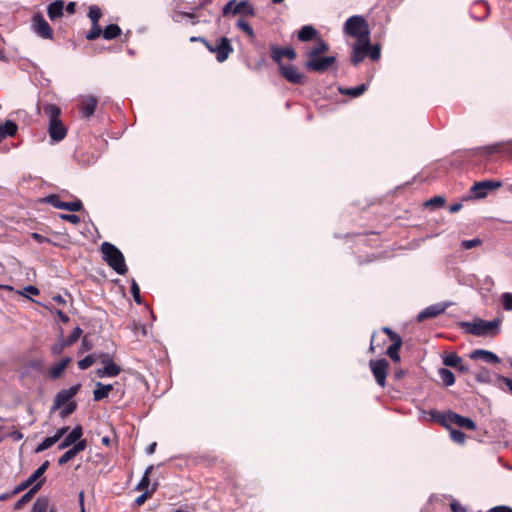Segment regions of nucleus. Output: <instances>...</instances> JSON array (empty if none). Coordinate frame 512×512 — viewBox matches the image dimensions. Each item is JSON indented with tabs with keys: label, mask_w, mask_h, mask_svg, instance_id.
<instances>
[{
	"label": "nucleus",
	"mask_w": 512,
	"mask_h": 512,
	"mask_svg": "<svg viewBox=\"0 0 512 512\" xmlns=\"http://www.w3.org/2000/svg\"><path fill=\"white\" fill-rule=\"evenodd\" d=\"M450 508L452 512H466V508L463 507L458 501L453 500L450 503Z\"/></svg>",
	"instance_id": "obj_57"
},
{
	"label": "nucleus",
	"mask_w": 512,
	"mask_h": 512,
	"mask_svg": "<svg viewBox=\"0 0 512 512\" xmlns=\"http://www.w3.org/2000/svg\"><path fill=\"white\" fill-rule=\"evenodd\" d=\"M189 19L191 20V24L192 25H196L197 23H199V20L197 19V16L195 13H188V12H175L173 15H172V19L174 22H181L182 20L184 19Z\"/></svg>",
	"instance_id": "obj_35"
},
{
	"label": "nucleus",
	"mask_w": 512,
	"mask_h": 512,
	"mask_svg": "<svg viewBox=\"0 0 512 512\" xmlns=\"http://www.w3.org/2000/svg\"><path fill=\"white\" fill-rule=\"evenodd\" d=\"M80 387H81L80 384H76V385L69 387L68 389L60 390L54 398L52 408L54 410L60 409L65 404L71 402V399L78 393Z\"/></svg>",
	"instance_id": "obj_13"
},
{
	"label": "nucleus",
	"mask_w": 512,
	"mask_h": 512,
	"mask_svg": "<svg viewBox=\"0 0 512 512\" xmlns=\"http://www.w3.org/2000/svg\"><path fill=\"white\" fill-rule=\"evenodd\" d=\"M68 346H69L68 343L65 341L63 336H61L60 339L51 346V353L54 356H57V355L61 354L63 352V350Z\"/></svg>",
	"instance_id": "obj_41"
},
{
	"label": "nucleus",
	"mask_w": 512,
	"mask_h": 512,
	"mask_svg": "<svg viewBox=\"0 0 512 512\" xmlns=\"http://www.w3.org/2000/svg\"><path fill=\"white\" fill-rule=\"evenodd\" d=\"M55 443H57V438H54L53 436L46 437L35 449L36 453L43 452L47 449H49L51 446H53Z\"/></svg>",
	"instance_id": "obj_40"
},
{
	"label": "nucleus",
	"mask_w": 512,
	"mask_h": 512,
	"mask_svg": "<svg viewBox=\"0 0 512 512\" xmlns=\"http://www.w3.org/2000/svg\"><path fill=\"white\" fill-rule=\"evenodd\" d=\"M440 422L445 427H449L450 424H455L461 428H465L471 431L476 430V423L472 419L464 417L453 411L442 413Z\"/></svg>",
	"instance_id": "obj_6"
},
{
	"label": "nucleus",
	"mask_w": 512,
	"mask_h": 512,
	"mask_svg": "<svg viewBox=\"0 0 512 512\" xmlns=\"http://www.w3.org/2000/svg\"><path fill=\"white\" fill-rule=\"evenodd\" d=\"M463 205L460 202L454 203L449 207L450 213H456L462 209Z\"/></svg>",
	"instance_id": "obj_63"
},
{
	"label": "nucleus",
	"mask_w": 512,
	"mask_h": 512,
	"mask_svg": "<svg viewBox=\"0 0 512 512\" xmlns=\"http://www.w3.org/2000/svg\"><path fill=\"white\" fill-rule=\"evenodd\" d=\"M367 89H368V85L365 83H362L356 87H351V88L340 87L339 92L342 95H347V96H351V97L355 98V97L361 96Z\"/></svg>",
	"instance_id": "obj_29"
},
{
	"label": "nucleus",
	"mask_w": 512,
	"mask_h": 512,
	"mask_svg": "<svg viewBox=\"0 0 512 512\" xmlns=\"http://www.w3.org/2000/svg\"><path fill=\"white\" fill-rule=\"evenodd\" d=\"M382 331L388 335V337L390 338V340H391L392 342H394V341H398V340H402V338L400 337V335H398L397 333H395V332H394L392 329H390L389 327H383V328H382Z\"/></svg>",
	"instance_id": "obj_54"
},
{
	"label": "nucleus",
	"mask_w": 512,
	"mask_h": 512,
	"mask_svg": "<svg viewBox=\"0 0 512 512\" xmlns=\"http://www.w3.org/2000/svg\"><path fill=\"white\" fill-rule=\"evenodd\" d=\"M29 366L30 368L34 369V370H37L39 372L42 371L43 369V361L41 359H35V360H32L30 363H29Z\"/></svg>",
	"instance_id": "obj_58"
},
{
	"label": "nucleus",
	"mask_w": 512,
	"mask_h": 512,
	"mask_svg": "<svg viewBox=\"0 0 512 512\" xmlns=\"http://www.w3.org/2000/svg\"><path fill=\"white\" fill-rule=\"evenodd\" d=\"M438 374L445 386H452L455 383V376L449 369L440 368Z\"/></svg>",
	"instance_id": "obj_34"
},
{
	"label": "nucleus",
	"mask_w": 512,
	"mask_h": 512,
	"mask_svg": "<svg viewBox=\"0 0 512 512\" xmlns=\"http://www.w3.org/2000/svg\"><path fill=\"white\" fill-rule=\"evenodd\" d=\"M104 261L119 275L128 271L123 253L112 243L103 242L100 246Z\"/></svg>",
	"instance_id": "obj_3"
},
{
	"label": "nucleus",
	"mask_w": 512,
	"mask_h": 512,
	"mask_svg": "<svg viewBox=\"0 0 512 512\" xmlns=\"http://www.w3.org/2000/svg\"><path fill=\"white\" fill-rule=\"evenodd\" d=\"M298 40L308 42L315 38H319V32L312 25L303 26L297 33Z\"/></svg>",
	"instance_id": "obj_24"
},
{
	"label": "nucleus",
	"mask_w": 512,
	"mask_h": 512,
	"mask_svg": "<svg viewBox=\"0 0 512 512\" xmlns=\"http://www.w3.org/2000/svg\"><path fill=\"white\" fill-rule=\"evenodd\" d=\"M121 34V28L117 24H109L103 30L105 40H113Z\"/></svg>",
	"instance_id": "obj_32"
},
{
	"label": "nucleus",
	"mask_w": 512,
	"mask_h": 512,
	"mask_svg": "<svg viewBox=\"0 0 512 512\" xmlns=\"http://www.w3.org/2000/svg\"><path fill=\"white\" fill-rule=\"evenodd\" d=\"M373 61H378L381 57V49L379 45H371V48L367 54Z\"/></svg>",
	"instance_id": "obj_53"
},
{
	"label": "nucleus",
	"mask_w": 512,
	"mask_h": 512,
	"mask_svg": "<svg viewBox=\"0 0 512 512\" xmlns=\"http://www.w3.org/2000/svg\"><path fill=\"white\" fill-rule=\"evenodd\" d=\"M242 8H247V15H254L253 6L245 0L239 3L236 0L228 1L222 9V14L223 16H228L229 14L236 15L242 12Z\"/></svg>",
	"instance_id": "obj_16"
},
{
	"label": "nucleus",
	"mask_w": 512,
	"mask_h": 512,
	"mask_svg": "<svg viewBox=\"0 0 512 512\" xmlns=\"http://www.w3.org/2000/svg\"><path fill=\"white\" fill-rule=\"evenodd\" d=\"M369 365L377 384L383 387L386 383L388 361L386 359L370 360Z\"/></svg>",
	"instance_id": "obj_12"
},
{
	"label": "nucleus",
	"mask_w": 512,
	"mask_h": 512,
	"mask_svg": "<svg viewBox=\"0 0 512 512\" xmlns=\"http://www.w3.org/2000/svg\"><path fill=\"white\" fill-rule=\"evenodd\" d=\"M205 47L209 52L215 54L216 60L219 63L225 62L234 51L231 41L227 37H220L216 39L215 44L205 41Z\"/></svg>",
	"instance_id": "obj_5"
},
{
	"label": "nucleus",
	"mask_w": 512,
	"mask_h": 512,
	"mask_svg": "<svg viewBox=\"0 0 512 512\" xmlns=\"http://www.w3.org/2000/svg\"><path fill=\"white\" fill-rule=\"evenodd\" d=\"M371 48L370 40L367 41H357L352 48L351 54V63L354 66L360 64L365 57L367 56L369 50Z\"/></svg>",
	"instance_id": "obj_14"
},
{
	"label": "nucleus",
	"mask_w": 512,
	"mask_h": 512,
	"mask_svg": "<svg viewBox=\"0 0 512 512\" xmlns=\"http://www.w3.org/2000/svg\"><path fill=\"white\" fill-rule=\"evenodd\" d=\"M475 380L479 383H491L492 377L488 369L482 368L478 373L475 374Z\"/></svg>",
	"instance_id": "obj_39"
},
{
	"label": "nucleus",
	"mask_w": 512,
	"mask_h": 512,
	"mask_svg": "<svg viewBox=\"0 0 512 512\" xmlns=\"http://www.w3.org/2000/svg\"><path fill=\"white\" fill-rule=\"evenodd\" d=\"M131 294L134 298V301L137 303V304H142V298H141V295H140V288H139V285L137 284V282L133 279L132 282H131Z\"/></svg>",
	"instance_id": "obj_49"
},
{
	"label": "nucleus",
	"mask_w": 512,
	"mask_h": 512,
	"mask_svg": "<svg viewBox=\"0 0 512 512\" xmlns=\"http://www.w3.org/2000/svg\"><path fill=\"white\" fill-rule=\"evenodd\" d=\"M502 186L501 181L484 180L474 183L470 188L472 195L469 198L482 199L487 196L489 191L495 190Z\"/></svg>",
	"instance_id": "obj_7"
},
{
	"label": "nucleus",
	"mask_w": 512,
	"mask_h": 512,
	"mask_svg": "<svg viewBox=\"0 0 512 512\" xmlns=\"http://www.w3.org/2000/svg\"><path fill=\"white\" fill-rule=\"evenodd\" d=\"M121 372V368L115 364L114 362L107 363L103 368H100L96 371L98 377H115L119 375Z\"/></svg>",
	"instance_id": "obj_25"
},
{
	"label": "nucleus",
	"mask_w": 512,
	"mask_h": 512,
	"mask_svg": "<svg viewBox=\"0 0 512 512\" xmlns=\"http://www.w3.org/2000/svg\"><path fill=\"white\" fill-rule=\"evenodd\" d=\"M453 303L444 301V302H438L435 304H432L423 310H421L417 315V321L422 322L426 319L435 318L438 315L445 312L447 308H449Z\"/></svg>",
	"instance_id": "obj_8"
},
{
	"label": "nucleus",
	"mask_w": 512,
	"mask_h": 512,
	"mask_svg": "<svg viewBox=\"0 0 512 512\" xmlns=\"http://www.w3.org/2000/svg\"><path fill=\"white\" fill-rule=\"evenodd\" d=\"M33 31L43 39H52L53 30L42 14L37 13L32 18Z\"/></svg>",
	"instance_id": "obj_10"
},
{
	"label": "nucleus",
	"mask_w": 512,
	"mask_h": 512,
	"mask_svg": "<svg viewBox=\"0 0 512 512\" xmlns=\"http://www.w3.org/2000/svg\"><path fill=\"white\" fill-rule=\"evenodd\" d=\"M44 202L52 205L54 208L67 210L70 212H77L82 209V202L80 200H75L72 202H64L61 201L59 196L56 194L48 195L44 198Z\"/></svg>",
	"instance_id": "obj_9"
},
{
	"label": "nucleus",
	"mask_w": 512,
	"mask_h": 512,
	"mask_svg": "<svg viewBox=\"0 0 512 512\" xmlns=\"http://www.w3.org/2000/svg\"><path fill=\"white\" fill-rule=\"evenodd\" d=\"M64 9H66L67 13L72 15L76 12V3L75 2H69L65 5Z\"/></svg>",
	"instance_id": "obj_62"
},
{
	"label": "nucleus",
	"mask_w": 512,
	"mask_h": 512,
	"mask_svg": "<svg viewBox=\"0 0 512 512\" xmlns=\"http://www.w3.org/2000/svg\"><path fill=\"white\" fill-rule=\"evenodd\" d=\"M500 300L504 310L512 311V293L504 292Z\"/></svg>",
	"instance_id": "obj_45"
},
{
	"label": "nucleus",
	"mask_w": 512,
	"mask_h": 512,
	"mask_svg": "<svg viewBox=\"0 0 512 512\" xmlns=\"http://www.w3.org/2000/svg\"><path fill=\"white\" fill-rule=\"evenodd\" d=\"M98 105V98L93 95H85L81 97L79 111L85 118H90Z\"/></svg>",
	"instance_id": "obj_17"
},
{
	"label": "nucleus",
	"mask_w": 512,
	"mask_h": 512,
	"mask_svg": "<svg viewBox=\"0 0 512 512\" xmlns=\"http://www.w3.org/2000/svg\"><path fill=\"white\" fill-rule=\"evenodd\" d=\"M482 244V240L480 238H473L470 240H462L461 241V247L464 250H469L475 247H478Z\"/></svg>",
	"instance_id": "obj_47"
},
{
	"label": "nucleus",
	"mask_w": 512,
	"mask_h": 512,
	"mask_svg": "<svg viewBox=\"0 0 512 512\" xmlns=\"http://www.w3.org/2000/svg\"><path fill=\"white\" fill-rule=\"evenodd\" d=\"M49 501L47 498H38L31 509V512H46L48 509Z\"/></svg>",
	"instance_id": "obj_38"
},
{
	"label": "nucleus",
	"mask_w": 512,
	"mask_h": 512,
	"mask_svg": "<svg viewBox=\"0 0 512 512\" xmlns=\"http://www.w3.org/2000/svg\"><path fill=\"white\" fill-rule=\"evenodd\" d=\"M31 238L34 239L35 241H37L38 243L40 244H43V243H50L51 240L37 232H33L31 234Z\"/></svg>",
	"instance_id": "obj_56"
},
{
	"label": "nucleus",
	"mask_w": 512,
	"mask_h": 512,
	"mask_svg": "<svg viewBox=\"0 0 512 512\" xmlns=\"http://www.w3.org/2000/svg\"><path fill=\"white\" fill-rule=\"evenodd\" d=\"M402 346V340L394 341L388 348H387V355L391 358L393 362H399L400 361V355L399 350Z\"/></svg>",
	"instance_id": "obj_33"
},
{
	"label": "nucleus",
	"mask_w": 512,
	"mask_h": 512,
	"mask_svg": "<svg viewBox=\"0 0 512 512\" xmlns=\"http://www.w3.org/2000/svg\"><path fill=\"white\" fill-rule=\"evenodd\" d=\"M460 325L467 333L474 336H495L500 332L501 319L495 318L491 321H486L477 318L472 322H461Z\"/></svg>",
	"instance_id": "obj_2"
},
{
	"label": "nucleus",
	"mask_w": 512,
	"mask_h": 512,
	"mask_svg": "<svg viewBox=\"0 0 512 512\" xmlns=\"http://www.w3.org/2000/svg\"><path fill=\"white\" fill-rule=\"evenodd\" d=\"M271 58L278 65L282 64V58L287 57L289 60H294L296 58V52L292 47L281 48L277 45H272L270 47Z\"/></svg>",
	"instance_id": "obj_18"
},
{
	"label": "nucleus",
	"mask_w": 512,
	"mask_h": 512,
	"mask_svg": "<svg viewBox=\"0 0 512 512\" xmlns=\"http://www.w3.org/2000/svg\"><path fill=\"white\" fill-rule=\"evenodd\" d=\"M86 446H87L86 440L78 441L70 449H68L63 455H61L59 457L58 464L64 465V464L68 463L76 455H78L80 452L84 451L86 449Z\"/></svg>",
	"instance_id": "obj_20"
},
{
	"label": "nucleus",
	"mask_w": 512,
	"mask_h": 512,
	"mask_svg": "<svg viewBox=\"0 0 512 512\" xmlns=\"http://www.w3.org/2000/svg\"><path fill=\"white\" fill-rule=\"evenodd\" d=\"M470 358L477 360L481 359L487 363L498 364L500 362V358L493 352L484 350V349H476L470 353Z\"/></svg>",
	"instance_id": "obj_22"
},
{
	"label": "nucleus",
	"mask_w": 512,
	"mask_h": 512,
	"mask_svg": "<svg viewBox=\"0 0 512 512\" xmlns=\"http://www.w3.org/2000/svg\"><path fill=\"white\" fill-rule=\"evenodd\" d=\"M44 114L49 118V122L60 120L61 110L56 104H46L43 106Z\"/></svg>",
	"instance_id": "obj_30"
},
{
	"label": "nucleus",
	"mask_w": 512,
	"mask_h": 512,
	"mask_svg": "<svg viewBox=\"0 0 512 512\" xmlns=\"http://www.w3.org/2000/svg\"><path fill=\"white\" fill-rule=\"evenodd\" d=\"M489 512H512V508L506 505L492 507Z\"/></svg>",
	"instance_id": "obj_59"
},
{
	"label": "nucleus",
	"mask_w": 512,
	"mask_h": 512,
	"mask_svg": "<svg viewBox=\"0 0 512 512\" xmlns=\"http://www.w3.org/2000/svg\"><path fill=\"white\" fill-rule=\"evenodd\" d=\"M236 26L242 31H244L250 38H253L255 36L253 28L247 21L239 19L236 22Z\"/></svg>",
	"instance_id": "obj_43"
},
{
	"label": "nucleus",
	"mask_w": 512,
	"mask_h": 512,
	"mask_svg": "<svg viewBox=\"0 0 512 512\" xmlns=\"http://www.w3.org/2000/svg\"><path fill=\"white\" fill-rule=\"evenodd\" d=\"M101 16L102 12L98 6L92 5L89 7L88 17L90 18L92 24H98Z\"/></svg>",
	"instance_id": "obj_42"
},
{
	"label": "nucleus",
	"mask_w": 512,
	"mask_h": 512,
	"mask_svg": "<svg viewBox=\"0 0 512 512\" xmlns=\"http://www.w3.org/2000/svg\"><path fill=\"white\" fill-rule=\"evenodd\" d=\"M43 480L37 482L30 488L15 504V509H20L25 503L29 502L34 494L41 488Z\"/></svg>",
	"instance_id": "obj_28"
},
{
	"label": "nucleus",
	"mask_w": 512,
	"mask_h": 512,
	"mask_svg": "<svg viewBox=\"0 0 512 512\" xmlns=\"http://www.w3.org/2000/svg\"><path fill=\"white\" fill-rule=\"evenodd\" d=\"M153 470V466H148L144 472V475L142 476L140 482L138 483L136 489L137 490H144V489H147L148 486L150 485V478H149V475L151 474Z\"/></svg>",
	"instance_id": "obj_37"
},
{
	"label": "nucleus",
	"mask_w": 512,
	"mask_h": 512,
	"mask_svg": "<svg viewBox=\"0 0 512 512\" xmlns=\"http://www.w3.org/2000/svg\"><path fill=\"white\" fill-rule=\"evenodd\" d=\"M83 435V429L81 425L75 426L70 433H68L61 443L58 445L59 450L66 449L70 446H73L78 441H81V437Z\"/></svg>",
	"instance_id": "obj_19"
},
{
	"label": "nucleus",
	"mask_w": 512,
	"mask_h": 512,
	"mask_svg": "<svg viewBox=\"0 0 512 512\" xmlns=\"http://www.w3.org/2000/svg\"><path fill=\"white\" fill-rule=\"evenodd\" d=\"M17 132V125L15 122L11 120L5 121V123L0 125V138H6L9 136H14Z\"/></svg>",
	"instance_id": "obj_31"
},
{
	"label": "nucleus",
	"mask_w": 512,
	"mask_h": 512,
	"mask_svg": "<svg viewBox=\"0 0 512 512\" xmlns=\"http://www.w3.org/2000/svg\"><path fill=\"white\" fill-rule=\"evenodd\" d=\"M48 133L52 141H62L66 134L67 129L61 120L49 122Z\"/></svg>",
	"instance_id": "obj_21"
},
{
	"label": "nucleus",
	"mask_w": 512,
	"mask_h": 512,
	"mask_svg": "<svg viewBox=\"0 0 512 512\" xmlns=\"http://www.w3.org/2000/svg\"><path fill=\"white\" fill-rule=\"evenodd\" d=\"M450 438L457 444H464L466 435L458 429H450Z\"/></svg>",
	"instance_id": "obj_44"
},
{
	"label": "nucleus",
	"mask_w": 512,
	"mask_h": 512,
	"mask_svg": "<svg viewBox=\"0 0 512 512\" xmlns=\"http://www.w3.org/2000/svg\"><path fill=\"white\" fill-rule=\"evenodd\" d=\"M147 497H148V492H144L136 498L135 503L137 505H142L145 502V500L147 499Z\"/></svg>",
	"instance_id": "obj_64"
},
{
	"label": "nucleus",
	"mask_w": 512,
	"mask_h": 512,
	"mask_svg": "<svg viewBox=\"0 0 512 512\" xmlns=\"http://www.w3.org/2000/svg\"><path fill=\"white\" fill-rule=\"evenodd\" d=\"M94 362H95L94 356L93 355H87L86 357H84L83 359H81L78 362V367H79L80 370H86L90 366H92Z\"/></svg>",
	"instance_id": "obj_50"
},
{
	"label": "nucleus",
	"mask_w": 512,
	"mask_h": 512,
	"mask_svg": "<svg viewBox=\"0 0 512 512\" xmlns=\"http://www.w3.org/2000/svg\"><path fill=\"white\" fill-rule=\"evenodd\" d=\"M61 218L73 224H78L80 222V217L76 214H63L61 215Z\"/></svg>",
	"instance_id": "obj_55"
},
{
	"label": "nucleus",
	"mask_w": 512,
	"mask_h": 512,
	"mask_svg": "<svg viewBox=\"0 0 512 512\" xmlns=\"http://www.w3.org/2000/svg\"><path fill=\"white\" fill-rule=\"evenodd\" d=\"M280 74L292 84H304L306 76L301 73L294 65H279Z\"/></svg>",
	"instance_id": "obj_11"
},
{
	"label": "nucleus",
	"mask_w": 512,
	"mask_h": 512,
	"mask_svg": "<svg viewBox=\"0 0 512 512\" xmlns=\"http://www.w3.org/2000/svg\"><path fill=\"white\" fill-rule=\"evenodd\" d=\"M70 362L71 358L65 357L60 362L52 366L48 371L50 378L58 379L62 375L64 370L67 368V366L70 364Z\"/></svg>",
	"instance_id": "obj_26"
},
{
	"label": "nucleus",
	"mask_w": 512,
	"mask_h": 512,
	"mask_svg": "<svg viewBox=\"0 0 512 512\" xmlns=\"http://www.w3.org/2000/svg\"><path fill=\"white\" fill-rule=\"evenodd\" d=\"M328 50L329 45L323 39H318L316 44L306 51L307 60L304 63L305 68L310 72L316 73L328 71L336 62L335 56H321Z\"/></svg>",
	"instance_id": "obj_1"
},
{
	"label": "nucleus",
	"mask_w": 512,
	"mask_h": 512,
	"mask_svg": "<svg viewBox=\"0 0 512 512\" xmlns=\"http://www.w3.org/2000/svg\"><path fill=\"white\" fill-rule=\"evenodd\" d=\"M69 430V427L68 426H64V427H61L59 428L55 434L53 435L54 438H57V442L68 432Z\"/></svg>",
	"instance_id": "obj_61"
},
{
	"label": "nucleus",
	"mask_w": 512,
	"mask_h": 512,
	"mask_svg": "<svg viewBox=\"0 0 512 512\" xmlns=\"http://www.w3.org/2000/svg\"><path fill=\"white\" fill-rule=\"evenodd\" d=\"M461 360H462V358L460 356H458L456 353H450L444 357L443 363H444V365H446L448 367L455 368V367L460 366Z\"/></svg>",
	"instance_id": "obj_36"
},
{
	"label": "nucleus",
	"mask_w": 512,
	"mask_h": 512,
	"mask_svg": "<svg viewBox=\"0 0 512 512\" xmlns=\"http://www.w3.org/2000/svg\"><path fill=\"white\" fill-rule=\"evenodd\" d=\"M444 204H445L444 197L434 196L425 203V206L426 207L432 206V207L439 208V207H442Z\"/></svg>",
	"instance_id": "obj_51"
},
{
	"label": "nucleus",
	"mask_w": 512,
	"mask_h": 512,
	"mask_svg": "<svg viewBox=\"0 0 512 512\" xmlns=\"http://www.w3.org/2000/svg\"><path fill=\"white\" fill-rule=\"evenodd\" d=\"M82 329L77 326L73 329L72 333L70 334V336L68 338L65 339V341L68 343V345H72L74 344L75 342H77L79 340V338L81 337L82 335Z\"/></svg>",
	"instance_id": "obj_48"
},
{
	"label": "nucleus",
	"mask_w": 512,
	"mask_h": 512,
	"mask_svg": "<svg viewBox=\"0 0 512 512\" xmlns=\"http://www.w3.org/2000/svg\"><path fill=\"white\" fill-rule=\"evenodd\" d=\"M113 390L111 384H102L101 382L96 383V389L93 391V397L95 401H101L108 397L109 393Z\"/></svg>",
	"instance_id": "obj_27"
},
{
	"label": "nucleus",
	"mask_w": 512,
	"mask_h": 512,
	"mask_svg": "<svg viewBox=\"0 0 512 512\" xmlns=\"http://www.w3.org/2000/svg\"><path fill=\"white\" fill-rule=\"evenodd\" d=\"M77 408L76 402H69L66 404V406L61 410L60 416L62 418H66L69 415H71Z\"/></svg>",
	"instance_id": "obj_52"
},
{
	"label": "nucleus",
	"mask_w": 512,
	"mask_h": 512,
	"mask_svg": "<svg viewBox=\"0 0 512 512\" xmlns=\"http://www.w3.org/2000/svg\"><path fill=\"white\" fill-rule=\"evenodd\" d=\"M103 35V31L99 24H92L90 31L87 33L86 38L88 40H95L100 35Z\"/></svg>",
	"instance_id": "obj_46"
},
{
	"label": "nucleus",
	"mask_w": 512,
	"mask_h": 512,
	"mask_svg": "<svg viewBox=\"0 0 512 512\" xmlns=\"http://www.w3.org/2000/svg\"><path fill=\"white\" fill-rule=\"evenodd\" d=\"M343 31L345 34L357 39V41L370 40L369 24L361 15L349 17L344 24Z\"/></svg>",
	"instance_id": "obj_4"
},
{
	"label": "nucleus",
	"mask_w": 512,
	"mask_h": 512,
	"mask_svg": "<svg viewBox=\"0 0 512 512\" xmlns=\"http://www.w3.org/2000/svg\"><path fill=\"white\" fill-rule=\"evenodd\" d=\"M65 4L62 0H56L50 3L47 7V14L51 21H54L63 16Z\"/></svg>",
	"instance_id": "obj_23"
},
{
	"label": "nucleus",
	"mask_w": 512,
	"mask_h": 512,
	"mask_svg": "<svg viewBox=\"0 0 512 512\" xmlns=\"http://www.w3.org/2000/svg\"><path fill=\"white\" fill-rule=\"evenodd\" d=\"M49 467V461H44L26 480L14 488L12 494H18L36 482Z\"/></svg>",
	"instance_id": "obj_15"
},
{
	"label": "nucleus",
	"mask_w": 512,
	"mask_h": 512,
	"mask_svg": "<svg viewBox=\"0 0 512 512\" xmlns=\"http://www.w3.org/2000/svg\"><path fill=\"white\" fill-rule=\"evenodd\" d=\"M497 380L503 382L512 394V379L502 375H497Z\"/></svg>",
	"instance_id": "obj_60"
}]
</instances>
